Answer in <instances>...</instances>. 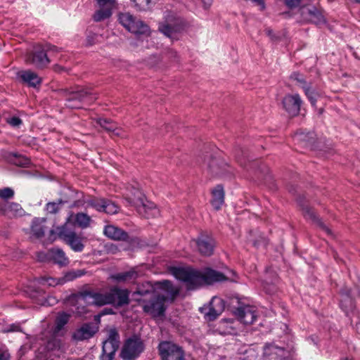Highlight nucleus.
Returning <instances> with one entry per match:
<instances>
[{
    "label": "nucleus",
    "instance_id": "f257e3e1",
    "mask_svg": "<svg viewBox=\"0 0 360 360\" xmlns=\"http://www.w3.org/2000/svg\"><path fill=\"white\" fill-rule=\"evenodd\" d=\"M171 271L176 279L185 283L188 290H195L204 285L228 280L237 282L236 278H229L222 273L210 268L196 270L190 267H173Z\"/></svg>",
    "mask_w": 360,
    "mask_h": 360
},
{
    "label": "nucleus",
    "instance_id": "f03ea898",
    "mask_svg": "<svg viewBox=\"0 0 360 360\" xmlns=\"http://www.w3.org/2000/svg\"><path fill=\"white\" fill-rule=\"evenodd\" d=\"M147 285L148 288L146 290H143L141 288L137 290V293L140 295L151 294L149 300H143V309L146 313L154 318L162 316L164 315L166 309V301L169 299L173 301L179 294V289L175 288L170 281H164L158 283V288L162 292L155 293L153 286L149 283Z\"/></svg>",
    "mask_w": 360,
    "mask_h": 360
},
{
    "label": "nucleus",
    "instance_id": "7ed1b4c3",
    "mask_svg": "<svg viewBox=\"0 0 360 360\" xmlns=\"http://www.w3.org/2000/svg\"><path fill=\"white\" fill-rule=\"evenodd\" d=\"M129 203L134 205L138 212L146 218L157 217L160 214L159 209L150 201L144 200L139 189H134L131 195L128 197Z\"/></svg>",
    "mask_w": 360,
    "mask_h": 360
},
{
    "label": "nucleus",
    "instance_id": "20e7f679",
    "mask_svg": "<svg viewBox=\"0 0 360 360\" xmlns=\"http://www.w3.org/2000/svg\"><path fill=\"white\" fill-rule=\"evenodd\" d=\"M53 46L50 44H38L35 46L32 51L26 56L25 61L29 65H32L37 68H43L48 65L50 60L47 52Z\"/></svg>",
    "mask_w": 360,
    "mask_h": 360
},
{
    "label": "nucleus",
    "instance_id": "39448f33",
    "mask_svg": "<svg viewBox=\"0 0 360 360\" xmlns=\"http://www.w3.org/2000/svg\"><path fill=\"white\" fill-rule=\"evenodd\" d=\"M63 94L66 97V105L70 108H80L82 102L91 103L96 99L88 89L83 88L63 90Z\"/></svg>",
    "mask_w": 360,
    "mask_h": 360
},
{
    "label": "nucleus",
    "instance_id": "423d86ee",
    "mask_svg": "<svg viewBox=\"0 0 360 360\" xmlns=\"http://www.w3.org/2000/svg\"><path fill=\"white\" fill-rule=\"evenodd\" d=\"M119 20L127 30L136 35L148 37L150 34L149 27L129 13H121L119 15Z\"/></svg>",
    "mask_w": 360,
    "mask_h": 360
},
{
    "label": "nucleus",
    "instance_id": "0eeeda50",
    "mask_svg": "<svg viewBox=\"0 0 360 360\" xmlns=\"http://www.w3.org/2000/svg\"><path fill=\"white\" fill-rule=\"evenodd\" d=\"M120 346V335L115 328L110 329L108 338L103 343L101 360H112Z\"/></svg>",
    "mask_w": 360,
    "mask_h": 360
},
{
    "label": "nucleus",
    "instance_id": "6e6552de",
    "mask_svg": "<svg viewBox=\"0 0 360 360\" xmlns=\"http://www.w3.org/2000/svg\"><path fill=\"white\" fill-rule=\"evenodd\" d=\"M158 350L162 360H184L183 349L172 342H161Z\"/></svg>",
    "mask_w": 360,
    "mask_h": 360
},
{
    "label": "nucleus",
    "instance_id": "1a4fd4ad",
    "mask_svg": "<svg viewBox=\"0 0 360 360\" xmlns=\"http://www.w3.org/2000/svg\"><path fill=\"white\" fill-rule=\"evenodd\" d=\"M142 340L137 336L129 338L124 343L121 356L124 360H134L143 351Z\"/></svg>",
    "mask_w": 360,
    "mask_h": 360
},
{
    "label": "nucleus",
    "instance_id": "9d476101",
    "mask_svg": "<svg viewBox=\"0 0 360 360\" xmlns=\"http://www.w3.org/2000/svg\"><path fill=\"white\" fill-rule=\"evenodd\" d=\"M180 19L172 12H168L165 16V21L160 23L159 30L167 37L174 40L179 30Z\"/></svg>",
    "mask_w": 360,
    "mask_h": 360
},
{
    "label": "nucleus",
    "instance_id": "9b49d317",
    "mask_svg": "<svg viewBox=\"0 0 360 360\" xmlns=\"http://www.w3.org/2000/svg\"><path fill=\"white\" fill-rule=\"evenodd\" d=\"M86 203V207H93L98 212L110 214H114L118 212V207L114 202L104 198H91L88 200Z\"/></svg>",
    "mask_w": 360,
    "mask_h": 360
},
{
    "label": "nucleus",
    "instance_id": "f8f14e48",
    "mask_svg": "<svg viewBox=\"0 0 360 360\" xmlns=\"http://www.w3.org/2000/svg\"><path fill=\"white\" fill-rule=\"evenodd\" d=\"M110 300H108V292H85L77 297L79 303H87L97 306H103L110 304Z\"/></svg>",
    "mask_w": 360,
    "mask_h": 360
},
{
    "label": "nucleus",
    "instance_id": "ddd939ff",
    "mask_svg": "<svg viewBox=\"0 0 360 360\" xmlns=\"http://www.w3.org/2000/svg\"><path fill=\"white\" fill-rule=\"evenodd\" d=\"M302 101L299 94L286 95L283 100V105L289 115L296 116L299 114Z\"/></svg>",
    "mask_w": 360,
    "mask_h": 360
},
{
    "label": "nucleus",
    "instance_id": "4468645a",
    "mask_svg": "<svg viewBox=\"0 0 360 360\" xmlns=\"http://www.w3.org/2000/svg\"><path fill=\"white\" fill-rule=\"evenodd\" d=\"M129 291L127 290L113 288L108 292V300H110L109 304L115 306H122L129 303Z\"/></svg>",
    "mask_w": 360,
    "mask_h": 360
},
{
    "label": "nucleus",
    "instance_id": "2eb2a0df",
    "mask_svg": "<svg viewBox=\"0 0 360 360\" xmlns=\"http://www.w3.org/2000/svg\"><path fill=\"white\" fill-rule=\"evenodd\" d=\"M236 315L241 323L252 324L257 317V312L255 307L247 305L238 308Z\"/></svg>",
    "mask_w": 360,
    "mask_h": 360
},
{
    "label": "nucleus",
    "instance_id": "dca6fc26",
    "mask_svg": "<svg viewBox=\"0 0 360 360\" xmlns=\"http://www.w3.org/2000/svg\"><path fill=\"white\" fill-rule=\"evenodd\" d=\"M195 242L198 251L202 255L210 256L213 253L214 242L211 237L207 235H201Z\"/></svg>",
    "mask_w": 360,
    "mask_h": 360
},
{
    "label": "nucleus",
    "instance_id": "f3484780",
    "mask_svg": "<svg viewBox=\"0 0 360 360\" xmlns=\"http://www.w3.org/2000/svg\"><path fill=\"white\" fill-rule=\"evenodd\" d=\"M224 307V300L220 297H214L210 302L209 311L205 315L209 320H214L223 312Z\"/></svg>",
    "mask_w": 360,
    "mask_h": 360
},
{
    "label": "nucleus",
    "instance_id": "a211bd4d",
    "mask_svg": "<svg viewBox=\"0 0 360 360\" xmlns=\"http://www.w3.org/2000/svg\"><path fill=\"white\" fill-rule=\"evenodd\" d=\"M17 76L30 86L37 87L41 83L40 77L34 72L30 70L19 71Z\"/></svg>",
    "mask_w": 360,
    "mask_h": 360
},
{
    "label": "nucleus",
    "instance_id": "6ab92c4d",
    "mask_svg": "<svg viewBox=\"0 0 360 360\" xmlns=\"http://www.w3.org/2000/svg\"><path fill=\"white\" fill-rule=\"evenodd\" d=\"M103 233L108 238L115 240H127L128 238L127 233L113 225L105 226Z\"/></svg>",
    "mask_w": 360,
    "mask_h": 360
},
{
    "label": "nucleus",
    "instance_id": "aec40b11",
    "mask_svg": "<svg viewBox=\"0 0 360 360\" xmlns=\"http://www.w3.org/2000/svg\"><path fill=\"white\" fill-rule=\"evenodd\" d=\"M46 231L53 233V231L47 225V221L44 218L35 219L32 221V232L38 238H41L44 236Z\"/></svg>",
    "mask_w": 360,
    "mask_h": 360
},
{
    "label": "nucleus",
    "instance_id": "412c9836",
    "mask_svg": "<svg viewBox=\"0 0 360 360\" xmlns=\"http://www.w3.org/2000/svg\"><path fill=\"white\" fill-rule=\"evenodd\" d=\"M48 257L50 260L60 266H66L69 264V259L65 253L59 248H53L48 251Z\"/></svg>",
    "mask_w": 360,
    "mask_h": 360
},
{
    "label": "nucleus",
    "instance_id": "4be33fe9",
    "mask_svg": "<svg viewBox=\"0 0 360 360\" xmlns=\"http://www.w3.org/2000/svg\"><path fill=\"white\" fill-rule=\"evenodd\" d=\"M211 204L215 210H219L224 202V191L221 185H217L212 191Z\"/></svg>",
    "mask_w": 360,
    "mask_h": 360
},
{
    "label": "nucleus",
    "instance_id": "5701e85b",
    "mask_svg": "<svg viewBox=\"0 0 360 360\" xmlns=\"http://www.w3.org/2000/svg\"><path fill=\"white\" fill-rule=\"evenodd\" d=\"M302 210L303 214L306 219H311L316 222L326 233L328 235L331 234V231L321 221L314 211L308 205H303Z\"/></svg>",
    "mask_w": 360,
    "mask_h": 360
},
{
    "label": "nucleus",
    "instance_id": "b1692460",
    "mask_svg": "<svg viewBox=\"0 0 360 360\" xmlns=\"http://www.w3.org/2000/svg\"><path fill=\"white\" fill-rule=\"evenodd\" d=\"M98 124L109 133H111L114 136H121L122 131L121 129L117 127L115 123L112 122L110 120L107 119L98 118L96 120Z\"/></svg>",
    "mask_w": 360,
    "mask_h": 360
},
{
    "label": "nucleus",
    "instance_id": "393cba45",
    "mask_svg": "<svg viewBox=\"0 0 360 360\" xmlns=\"http://www.w3.org/2000/svg\"><path fill=\"white\" fill-rule=\"evenodd\" d=\"M95 331L93 327L89 324H84L73 335L74 339L76 340H84L90 338L93 336Z\"/></svg>",
    "mask_w": 360,
    "mask_h": 360
},
{
    "label": "nucleus",
    "instance_id": "a878e982",
    "mask_svg": "<svg viewBox=\"0 0 360 360\" xmlns=\"http://www.w3.org/2000/svg\"><path fill=\"white\" fill-rule=\"evenodd\" d=\"M138 272L135 269L112 274L111 278L117 282H127L135 280L138 277Z\"/></svg>",
    "mask_w": 360,
    "mask_h": 360
},
{
    "label": "nucleus",
    "instance_id": "bb28decb",
    "mask_svg": "<svg viewBox=\"0 0 360 360\" xmlns=\"http://www.w3.org/2000/svg\"><path fill=\"white\" fill-rule=\"evenodd\" d=\"M6 159L11 164L20 167H25L29 164V160L16 153H8Z\"/></svg>",
    "mask_w": 360,
    "mask_h": 360
},
{
    "label": "nucleus",
    "instance_id": "cd10ccee",
    "mask_svg": "<svg viewBox=\"0 0 360 360\" xmlns=\"http://www.w3.org/2000/svg\"><path fill=\"white\" fill-rule=\"evenodd\" d=\"M69 226L70 224L67 221L64 225L58 227L56 230L59 238L65 242L68 241L76 233L69 227Z\"/></svg>",
    "mask_w": 360,
    "mask_h": 360
},
{
    "label": "nucleus",
    "instance_id": "c85d7f7f",
    "mask_svg": "<svg viewBox=\"0 0 360 360\" xmlns=\"http://www.w3.org/2000/svg\"><path fill=\"white\" fill-rule=\"evenodd\" d=\"M283 352L282 348L272 344L266 345L264 348V355L270 357V359H276L277 356H281Z\"/></svg>",
    "mask_w": 360,
    "mask_h": 360
},
{
    "label": "nucleus",
    "instance_id": "c756f323",
    "mask_svg": "<svg viewBox=\"0 0 360 360\" xmlns=\"http://www.w3.org/2000/svg\"><path fill=\"white\" fill-rule=\"evenodd\" d=\"M70 246L75 252H82L84 250V245L83 238L75 233L70 239L65 242Z\"/></svg>",
    "mask_w": 360,
    "mask_h": 360
},
{
    "label": "nucleus",
    "instance_id": "7c9ffc66",
    "mask_svg": "<svg viewBox=\"0 0 360 360\" xmlns=\"http://www.w3.org/2000/svg\"><path fill=\"white\" fill-rule=\"evenodd\" d=\"M112 6H101V8L94 13V20L99 22L110 18L112 15Z\"/></svg>",
    "mask_w": 360,
    "mask_h": 360
},
{
    "label": "nucleus",
    "instance_id": "2f4dec72",
    "mask_svg": "<svg viewBox=\"0 0 360 360\" xmlns=\"http://www.w3.org/2000/svg\"><path fill=\"white\" fill-rule=\"evenodd\" d=\"M309 20L315 24H321L325 22L323 15L316 8L308 9Z\"/></svg>",
    "mask_w": 360,
    "mask_h": 360
},
{
    "label": "nucleus",
    "instance_id": "473e14b6",
    "mask_svg": "<svg viewBox=\"0 0 360 360\" xmlns=\"http://www.w3.org/2000/svg\"><path fill=\"white\" fill-rule=\"evenodd\" d=\"M8 206H9L7 214L8 217H14L24 214L25 211L20 204L14 202H10V205Z\"/></svg>",
    "mask_w": 360,
    "mask_h": 360
},
{
    "label": "nucleus",
    "instance_id": "72a5a7b5",
    "mask_svg": "<svg viewBox=\"0 0 360 360\" xmlns=\"http://www.w3.org/2000/svg\"><path fill=\"white\" fill-rule=\"evenodd\" d=\"M84 274L83 270H72L67 272L64 276L60 277V283L63 285L67 282L72 281L75 279L81 277Z\"/></svg>",
    "mask_w": 360,
    "mask_h": 360
},
{
    "label": "nucleus",
    "instance_id": "f704fd0d",
    "mask_svg": "<svg viewBox=\"0 0 360 360\" xmlns=\"http://www.w3.org/2000/svg\"><path fill=\"white\" fill-rule=\"evenodd\" d=\"M75 222L82 228H86L90 225L91 217L86 213L79 212L75 215Z\"/></svg>",
    "mask_w": 360,
    "mask_h": 360
},
{
    "label": "nucleus",
    "instance_id": "c9c22d12",
    "mask_svg": "<svg viewBox=\"0 0 360 360\" xmlns=\"http://www.w3.org/2000/svg\"><path fill=\"white\" fill-rule=\"evenodd\" d=\"M302 89L304 90L306 96L308 98L311 105L314 106L316 105V97L318 96L317 92H316V91L312 89L309 84H304L302 86Z\"/></svg>",
    "mask_w": 360,
    "mask_h": 360
},
{
    "label": "nucleus",
    "instance_id": "e433bc0d",
    "mask_svg": "<svg viewBox=\"0 0 360 360\" xmlns=\"http://www.w3.org/2000/svg\"><path fill=\"white\" fill-rule=\"evenodd\" d=\"M70 316L66 313H60L58 315L56 319V328L54 333L59 332L63 327L68 322Z\"/></svg>",
    "mask_w": 360,
    "mask_h": 360
},
{
    "label": "nucleus",
    "instance_id": "4c0bfd02",
    "mask_svg": "<svg viewBox=\"0 0 360 360\" xmlns=\"http://www.w3.org/2000/svg\"><path fill=\"white\" fill-rule=\"evenodd\" d=\"M40 283L42 285H47L49 286H56L58 285H63L60 283V278H55L52 277H43L41 278Z\"/></svg>",
    "mask_w": 360,
    "mask_h": 360
},
{
    "label": "nucleus",
    "instance_id": "58836bf2",
    "mask_svg": "<svg viewBox=\"0 0 360 360\" xmlns=\"http://www.w3.org/2000/svg\"><path fill=\"white\" fill-rule=\"evenodd\" d=\"M14 196V191L8 187L0 189V198L3 200H8Z\"/></svg>",
    "mask_w": 360,
    "mask_h": 360
},
{
    "label": "nucleus",
    "instance_id": "ea45409f",
    "mask_svg": "<svg viewBox=\"0 0 360 360\" xmlns=\"http://www.w3.org/2000/svg\"><path fill=\"white\" fill-rule=\"evenodd\" d=\"M62 203V201L60 200L58 202H49L46 204V210L48 212L51 214L56 213L59 210V206Z\"/></svg>",
    "mask_w": 360,
    "mask_h": 360
},
{
    "label": "nucleus",
    "instance_id": "a19ab883",
    "mask_svg": "<svg viewBox=\"0 0 360 360\" xmlns=\"http://www.w3.org/2000/svg\"><path fill=\"white\" fill-rule=\"evenodd\" d=\"M209 167L212 172H214L216 175H220L221 173L219 171V160L217 159H214L209 163Z\"/></svg>",
    "mask_w": 360,
    "mask_h": 360
},
{
    "label": "nucleus",
    "instance_id": "79ce46f5",
    "mask_svg": "<svg viewBox=\"0 0 360 360\" xmlns=\"http://www.w3.org/2000/svg\"><path fill=\"white\" fill-rule=\"evenodd\" d=\"M60 340L57 338L54 337L47 342V347L49 349H55L60 347Z\"/></svg>",
    "mask_w": 360,
    "mask_h": 360
},
{
    "label": "nucleus",
    "instance_id": "37998d69",
    "mask_svg": "<svg viewBox=\"0 0 360 360\" xmlns=\"http://www.w3.org/2000/svg\"><path fill=\"white\" fill-rule=\"evenodd\" d=\"M135 6L139 10H144L150 3V0H132Z\"/></svg>",
    "mask_w": 360,
    "mask_h": 360
},
{
    "label": "nucleus",
    "instance_id": "c03bdc74",
    "mask_svg": "<svg viewBox=\"0 0 360 360\" xmlns=\"http://www.w3.org/2000/svg\"><path fill=\"white\" fill-rule=\"evenodd\" d=\"M8 205H10V202L7 200L0 201V214L2 215L7 216L8 212Z\"/></svg>",
    "mask_w": 360,
    "mask_h": 360
},
{
    "label": "nucleus",
    "instance_id": "a18cd8bd",
    "mask_svg": "<svg viewBox=\"0 0 360 360\" xmlns=\"http://www.w3.org/2000/svg\"><path fill=\"white\" fill-rule=\"evenodd\" d=\"M285 5L290 8L299 7L301 4V0H284Z\"/></svg>",
    "mask_w": 360,
    "mask_h": 360
},
{
    "label": "nucleus",
    "instance_id": "49530a36",
    "mask_svg": "<svg viewBox=\"0 0 360 360\" xmlns=\"http://www.w3.org/2000/svg\"><path fill=\"white\" fill-rule=\"evenodd\" d=\"M291 78L296 80L300 84L301 88H302V86H303L304 84H307L305 82L303 77L297 72L292 73L291 75Z\"/></svg>",
    "mask_w": 360,
    "mask_h": 360
},
{
    "label": "nucleus",
    "instance_id": "de8ad7c7",
    "mask_svg": "<svg viewBox=\"0 0 360 360\" xmlns=\"http://www.w3.org/2000/svg\"><path fill=\"white\" fill-rule=\"evenodd\" d=\"M18 331H21V328L20 326L17 323L10 325L6 328V329L4 330V332L6 333Z\"/></svg>",
    "mask_w": 360,
    "mask_h": 360
},
{
    "label": "nucleus",
    "instance_id": "09e8293b",
    "mask_svg": "<svg viewBox=\"0 0 360 360\" xmlns=\"http://www.w3.org/2000/svg\"><path fill=\"white\" fill-rule=\"evenodd\" d=\"M10 354L8 351L4 348H0V360H8Z\"/></svg>",
    "mask_w": 360,
    "mask_h": 360
},
{
    "label": "nucleus",
    "instance_id": "8fccbe9b",
    "mask_svg": "<svg viewBox=\"0 0 360 360\" xmlns=\"http://www.w3.org/2000/svg\"><path fill=\"white\" fill-rule=\"evenodd\" d=\"M100 6H113L115 0H96Z\"/></svg>",
    "mask_w": 360,
    "mask_h": 360
},
{
    "label": "nucleus",
    "instance_id": "3c124183",
    "mask_svg": "<svg viewBox=\"0 0 360 360\" xmlns=\"http://www.w3.org/2000/svg\"><path fill=\"white\" fill-rule=\"evenodd\" d=\"M8 123L13 127H18L22 123V120L17 117H13L8 120Z\"/></svg>",
    "mask_w": 360,
    "mask_h": 360
},
{
    "label": "nucleus",
    "instance_id": "603ef678",
    "mask_svg": "<svg viewBox=\"0 0 360 360\" xmlns=\"http://www.w3.org/2000/svg\"><path fill=\"white\" fill-rule=\"evenodd\" d=\"M37 258L41 262L51 261L50 258L48 257V252L46 253L39 252L37 255Z\"/></svg>",
    "mask_w": 360,
    "mask_h": 360
},
{
    "label": "nucleus",
    "instance_id": "864d4df0",
    "mask_svg": "<svg viewBox=\"0 0 360 360\" xmlns=\"http://www.w3.org/2000/svg\"><path fill=\"white\" fill-rule=\"evenodd\" d=\"M253 2L257 4L260 6L261 10H264L265 8L264 0H252Z\"/></svg>",
    "mask_w": 360,
    "mask_h": 360
},
{
    "label": "nucleus",
    "instance_id": "5fc2aeb1",
    "mask_svg": "<svg viewBox=\"0 0 360 360\" xmlns=\"http://www.w3.org/2000/svg\"><path fill=\"white\" fill-rule=\"evenodd\" d=\"M168 57L175 59L177 57V53L174 51H169L167 52Z\"/></svg>",
    "mask_w": 360,
    "mask_h": 360
},
{
    "label": "nucleus",
    "instance_id": "6e6d98bb",
    "mask_svg": "<svg viewBox=\"0 0 360 360\" xmlns=\"http://www.w3.org/2000/svg\"><path fill=\"white\" fill-rule=\"evenodd\" d=\"M266 33L267 34L268 36L271 37H274V34H273V31L270 29H266L265 30Z\"/></svg>",
    "mask_w": 360,
    "mask_h": 360
},
{
    "label": "nucleus",
    "instance_id": "4d7b16f0",
    "mask_svg": "<svg viewBox=\"0 0 360 360\" xmlns=\"http://www.w3.org/2000/svg\"><path fill=\"white\" fill-rule=\"evenodd\" d=\"M295 139H297L298 141L304 140V138H303V134H296Z\"/></svg>",
    "mask_w": 360,
    "mask_h": 360
},
{
    "label": "nucleus",
    "instance_id": "13d9d810",
    "mask_svg": "<svg viewBox=\"0 0 360 360\" xmlns=\"http://www.w3.org/2000/svg\"><path fill=\"white\" fill-rule=\"evenodd\" d=\"M139 42L143 43V40H142V41H140V40L139 39V40H137L135 43L132 44V45H133V46H139Z\"/></svg>",
    "mask_w": 360,
    "mask_h": 360
},
{
    "label": "nucleus",
    "instance_id": "bf43d9fd",
    "mask_svg": "<svg viewBox=\"0 0 360 360\" xmlns=\"http://www.w3.org/2000/svg\"><path fill=\"white\" fill-rule=\"evenodd\" d=\"M261 243H261L259 240H255V241H254V245H255V246H257V245H259Z\"/></svg>",
    "mask_w": 360,
    "mask_h": 360
},
{
    "label": "nucleus",
    "instance_id": "052dcab7",
    "mask_svg": "<svg viewBox=\"0 0 360 360\" xmlns=\"http://www.w3.org/2000/svg\"><path fill=\"white\" fill-rule=\"evenodd\" d=\"M203 1H204V2H205V4H209V5L211 4V1H212V0H203Z\"/></svg>",
    "mask_w": 360,
    "mask_h": 360
},
{
    "label": "nucleus",
    "instance_id": "680f3d73",
    "mask_svg": "<svg viewBox=\"0 0 360 360\" xmlns=\"http://www.w3.org/2000/svg\"><path fill=\"white\" fill-rule=\"evenodd\" d=\"M230 272L234 276H236V273L233 271H230Z\"/></svg>",
    "mask_w": 360,
    "mask_h": 360
},
{
    "label": "nucleus",
    "instance_id": "e2e57ef3",
    "mask_svg": "<svg viewBox=\"0 0 360 360\" xmlns=\"http://www.w3.org/2000/svg\"><path fill=\"white\" fill-rule=\"evenodd\" d=\"M88 41H89V45H91V44H94V42H93V41H90L89 40H88Z\"/></svg>",
    "mask_w": 360,
    "mask_h": 360
},
{
    "label": "nucleus",
    "instance_id": "0e129e2a",
    "mask_svg": "<svg viewBox=\"0 0 360 360\" xmlns=\"http://www.w3.org/2000/svg\"><path fill=\"white\" fill-rule=\"evenodd\" d=\"M343 360H352V359H348V358H345Z\"/></svg>",
    "mask_w": 360,
    "mask_h": 360
}]
</instances>
